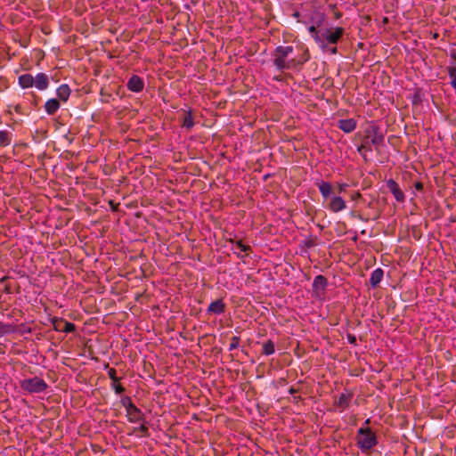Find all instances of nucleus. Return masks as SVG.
<instances>
[{
    "label": "nucleus",
    "mask_w": 456,
    "mask_h": 456,
    "mask_svg": "<svg viewBox=\"0 0 456 456\" xmlns=\"http://www.w3.org/2000/svg\"><path fill=\"white\" fill-rule=\"evenodd\" d=\"M384 142V134L378 126L372 127L370 135L367 136L360 147L358 151L362 157L367 160L369 151H372V146L378 150Z\"/></svg>",
    "instance_id": "f257e3e1"
},
{
    "label": "nucleus",
    "mask_w": 456,
    "mask_h": 456,
    "mask_svg": "<svg viewBox=\"0 0 456 456\" xmlns=\"http://www.w3.org/2000/svg\"><path fill=\"white\" fill-rule=\"evenodd\" d=\"M293 46H282L280 45L276 47L273 53V64L277 68L278 70L283 71L285 69H289L291 67L296 65L295 59L288 60L289 54L293 53Z\"/></svg>",
    "instance_id": "f03ea898"
},
{
    "label": "nucleus",
    "mask_w": 456,
    "mask_h": 456,
    "mask_svg": "<svg viewBox=\"0 0 456 456\" xmlns=\"http://www.w3.org/2000/svg\"><path fill=\"white\" fill-rule=\"evenodd\" d=\"M356 444L362 452H367L378 444L376 434L368 427H362L357 431Z\"/></svg>",
    "instance_id": "7ed1b4c3"
},
{
    "label": "nucleus",
    "mask_w": 456,
    "mask_h": 456,
    "mask_svg": "<svg viewBox=\"0 0 456 456\" xmlns=\"http://www.w3.org/2000/svg\"><path fill=\"white\" fill-rule=\"evenodd\" d=\"M344 34V28H335L333 30L323 29L322 35L316 36V43L322 49H326L328 44L336 45Z\"/></svg>",
    "instance_id": "20e7f679"
},
{
    "label": "nucleus",
    "mask_w": 456,
    "mask_h": 456,
    "mask_svg": "<svg viewBox=\"0 0 456 456\" xmlns=\"http://www.w3.org/2000/svg\"><path fill=\"white\" fill-rule=\"evenodd\" d=\"M20 387L22 390L28 393L37 394L45 391L48 387V385L44 379L38 377H34L22 380L20 382Z\"/></svg>",
    "instance_id": "39448f33"
},
{
    "label": "nucleus",
    "mask_w": 456,
    "mask_h": 456,
    "mask_svg": "<svg viewBox=\"0 0 456 456\" xmlns=\"http://www.w3.org/2000/svg\"><path fill=\"white\" fill-rule=\"evenodd\" d=\"M327 285L328 280L325 276L322 274L315 276L312 285L314 294L317 297H321L322 296L324 295Z\"/></svg>",
    "instance_id": "423d86ee"
},
{
    "label": "nucleus",
    "mask_w": 456,
    "mask_h": 456,
    "mask_svg": "<svg viewBox=\"0 0 456 456\" xmlns=\"http://www.w3.org/2000/svg\"><path fill=\"white\" fill-rule=\"evenodd\" d=\"M53 329L59 332L71 333L76 330V325L61 318L53 320Z\"/></svg>",
    "instance_id": "0eeeda50"
},
{
    "label": "nucleus",
    "mask_w": 456,
    "mask_h": 456,
    "mask_svg": "<svg viewBox=\"0 0 456 456\" xmlns=\"http://www.w3.org/2000/svg\"><path fill=\"white\" fill-rule=\"evenodd\" d=\"M324 15L322 13H316L314 17L312 18L313 25L308 28V31L311 36L314 37L316 42V36L322 35L323 29L318 30L317 28L320 27L324 21Z\"/></svg>",
    "instance_id": "6e6552de"
},
{
    "label": "nucleus",
    "mask_w": 456,
    "mask_h": 456,
    "mask_svg": "<svg viewBox=\"0 0 456 456\" xmlns=\"http://www.w3.org/2000/svg\"><path fill=\"white\" fill-rule=\"evenodd\" d=\"M126 416L130 423H137L145 419V414L136 405L128 409Z\"/></svg>",
    "instance_id": "1a4fd4ad"
},
{
    "label": "nucleus",
    "mask_w": 456,
    "mask_h": 456,
    "mask_svg": "<svg viewBox=\"0 0 456 456\" xmlns=\"http://www.w3.org/2000/svg\"><path fill=\"white\" fill-rule=\"evenodd\" d=\"M387 187L390 191V192L394 195L395 199L398 202H403L405 200L404 193L400 189L397 183H395L393 179H388L387 181Z\"/></svg>",
    "instance_id": "9d476101"
},
{
    "label": "nucleus",
    "mask_w": 456,
    "mask_h": 456,
    "mask_svg": "<svg viewBox=\"0 0 456 456\" xmlns=\"http://www.w3.org/2000/svg\"><path fill=\"white\" fill-rule=\"evenodd\" d=\"M352 397L353 395L351 393H341L335 398L334 404L340 411H343L349 406Z\"/></svg>",
    "instance_id": "9b49d317"
},
{
    "label": "nucleus",
    "mask_w": 456,
    "mask_h": 456,
    "mask_svg": "<svg viewBox=\"0 0 456 456\" xmlns=\"http://www.w3.org/2000/svg\"><path fill=\"white\" fill-rule=\"evenodd\" d=\"M143 86L144 83L142 79L136 75L132 76L127 82V88L134 93L141 92L143 89Z\"/></svg>",
    "instance_id": "f8f14e48"
},
{
    "label": "nucleus",
    "mask_w": 456,
    "mask_h": 456,
    "mask_svg": "<svg viewBox=\"0 0 456 456\" xmlns=\"http://www.w3.org/2000/svg\"><path fill=\"white\" fill-rule=\"evenodd\" d=\"M226 305L223 299L213 301L208 307V314H222L225 312Z\"/></svg>",
    "instance_id": "ddd939ff"
},
{
    "label": "nucleus",
    "mask_w": 456,
    "mask_h": 456,
    "mask_svg": "<svg viewBox=\"0 0 456 456\" xmlns=\"http://www.w3.org/2000/svg\"><path fill=\"white\" fill-rule=\"evenodd\" d=\"M49 86L48 76L45 73H38L34 77V86L40 91L45 90Z\"/></svg>",
    "instance_id": "4468645a"
},
{
    "label": "nucleus",
    "mask_w": 456,
    "mask_h": 456,
    "mask_svg": "<svg viewBox=\"0 0 456 456\" xmlns=\"http://www.w3.org/2000/svg\"><path fill=\"white\" fill-rule=\"evenodd\" d=\"M346 207V205L345 200L339 196H336V197L332 198L329 204L330 210L332 212H335V213L345 209Z\"/></svg>",
    "instance_id": "2eb2a0df"
},
{
    "label": "nucleus",
    "mask_w": 456,
    "mask_h": 456,
    "mask_svg": "<svg viewBox=\"0 0 456 456\" xmlns=\"http://www.w3.org/2000/svg\"><path fill=\"white\" fill-rule=\"evenodd\" d=\"M338 127L345 133H351L356 127V121L354 118L339 119L338 121Z\"/></svg>",
    "instance_id": "dca6fc26"
},
{
    "label": "nucleus",
    "mask_w": 456,
    "mask_h": 456,
    "mask_svg": "<svg viewBox=\"0 0 456 456\" xmlns=\"http://www.w3.org/2000/svg\"><path fill=\"white\" fill-rule=\"evenodd\" d=\"M384 276V271L381 268L375 269L370 278V284L372 288H376L379 286L380 281H382Z\"/></svg>",
    "instance_id": "f3484780"
},
{
    "label": "nucleus",
    "mask_w": 456,
    "mask_h": 456,
    "mask_svg": "<svg viewBox=\"0 0 456 456\" xmlns=\"http://www.w3.org/2000/svg\"><path fill=\"white\" fill-rule=\"evenodd\" d=\"M71 90L69 86L67 84L61 85L57 90L56 94L59 97L60 100L66 102L68 101L69 95H70Z\"/></svg>",
    "instance_id": "a211bd4d"
},
{
    "label": "nucleus",
    "mask_w": 456,
    "mask_h": 456,
    "mask_svg": "<svg viewBox=\"0 0 456 456\" xmlns=\"http://www.w3.org/2000/svg\"><path fill=\"white\" fill-rule=\"evenodd\" d=\"M317 186L322 195L323 198H328L331 192H335V189H333L332 185L327 182H318Z\"/></svg>",
    "instance_id": "6ab92c4d"
},
{
    "label": "nucleus",
    "mask_w": 456,
    "mask_h": 456,
    "mask_svg": "<svg viewBox=\"0 0 456 456\" xmlns=\"http://www.w3.org/2000/svg\"><path fill=\"white\" fill-rule=\"evenodd\" d=\"M19 85L22 88H29L34 86V77L31 74H23L19 77Z\"/></svg>",
    "instance_id": "aec40b11"
},
{
    "label": "nucleus",
    "mask_w": 456,
    "mask_h": 456,
    "mask_svg": "<svg viewBox=\"0 0 456 456\" xmlns=\"http://www.w3.org/2000/svg\"><path fill=\"white\" fill-rule=\"evenodd\" d=\"M59 108L60 102L56 99H49L45 104V109L48 115H53Z\"/></svg>",
    "instance_id": "412c9836"
},
{
    "label": "nucleus",
    "mask_w": 456,
    "mask_h": 456,
    "mask_svg": "<svg viewBox=\"0 0 456 456\" xmlns=\"http://www.w3.org/2000/svg\"><path fill=\"white\" fill-rule=\"evenodd\" d=\"M12 134L7 130L0 131V148L8 146L11 144Z\"/></svg>",
    "instance_id": "4be33fe9"
},
{
    "label": "nucleus",
    "mask_w": 456,
    "mask_h": 456,
    "mask_svg": "<svg viewBox=\"0 0 456 456\" xmlns=\"http://www.w3.org/2000/svg\"><path fill=\"white\" fill-rule=\"evenodd\" d=\"M275 352V346L274 343L272 340H267L265 343H263V350L262 353L265 355H272Z\"/></svg>",
    "instance_id": "5701e85b"
},
{
    "label": "nucleus",
    "mask_w": 456,
    "mask_h": 456,
    "mask_svg": "<svg viewBox=\"0 0 456 456\" xmlns=\"http://www.w3.org/2000/svg\"><path fill=\"white\" fill-rule=\"evenodd\" d=\"M141 425L140 427L138 428H134V431H138L141 433V436H149V428H148V425H147V422L146 420L144 419V421H141Z\"/></svg>",
    "instance_id": "b1692460"
},
{
    "label": "nucleus",
    "mask_w": 456,
    "mask_h": 456,
    "mask_svg": "<svg viewBox=\"0 0 456 456\" xmlns=\"http://www.w3.org/2000/svg\"><path fill=\"white\" fill-rule=\"evenodd\" d=\"M448 74L451 78L452 86L456 89V67H449Z\"/></svg>",
    "instance_id": "393cba45"
},
{
    "label": "nucleus",
    "mask_w": 456,
    "mask_h": 456,
    "mask_svg": "<svg viewBox=\"0 0 456 456\" xmlns=\"http://www.w3.org/2000/svg\"><path fill=\"white\" fill-rule=\"evenodd\" d=\"M120 403L121 404L124 406V408L126 409V411L132 408L133 406H134L135 404L132 402V399L131 397L129 396H125V397H122L121 400H120Z\"/></svg>",
    "instance_id": "a878e982"
},
{
    "label": "nucleus",
    "mask_w": 456,
    "mask_h": 456,
    "mask_svg": "<svg viewBox=\"0 0 456 456\" xmlns=\"http://www.w3.org/2000/svg\"><path fill=\"white\" fill-rule=\"evenodd\" d=\"M240 337H237V336H233L232 338H231V343H230V346H229V351H233L235 349H237L240 346Z\"/></svg>",
    "instance_id": "bb28decb"
},
{
    "label": "nucleus",
    "mask_w": 456,
    "mask_h": 456,
    "mask_svg": "<svg viewBox=\"0 0 456 456\" xmlns=\"http://www.w3.org/2000/svg\"><path fill=\"white\" fill-rule=\"evenodd\" d=\"M12 331V327L11 324H4L0 322V337L4 334L10 333Z\"/></svg>",
    "instance_id": "cd10ccee"
},
{
    "label": "nucleus",
    "mask_w": 456,
    "mask_h": 456,
    "mask_svg": "<svg viewBox=\"0 0 456 456\" xmlns=\"http://www.w3.org/2000/svg\"><path fill=\"white\" fill-rule=\"evenodd\" d=\"M183 126L188 129H191L194 126L193 119L191 114H188L184 117Z\"/></svg>",
    "instance_id": "c85d7f7f"
},
{
    "label": "nucleus",
    "mask_w": 456,
    "mask_h": 456,
    "mask_svg": "<svg viewBox=\"0 0 456 456\" xmlns=\"http://www.w3.org/2000/svg\"><path fill=\"white\" fill-rule=\"evenodd\" d=\"M235 245L242 252H248L251 250L250 246L244 244L241 240L236 241Z\"/></svg>",
    "instance_id": "c756f323"
},
{
    "label": "nucleus",
    "mask_w": 456,
    "mask_h": 456,
    "mask_svg": "<svg viewBox=\"0 0 456 456\" xmlns=\"http://www.w3.org/2000/svg\"><path fill=\"white\" fill-rule=\"evenodd\" d=\"M108 376L114 383L118 382L120 379L119 378L117 377V370L114 368H110L108 370Z\"/></svg>",
    "instance_id": "7c9ffc66"
},
{
    "label": "nucleus",
    "mask_w": 456,
    "mask_h": 456,
    "mask_svg": "<svg viewBox=\"0 0 456 456\" xmlns=\"http://www.w3.org/2000/svg\"><path fill=\"white\" fill-rule=\"evenodd\" d=\"M112 388L115 390L116 394H118V395L122 394L125 391V387L122 385L118 384V382L117 383L113 382Z\"/></svg>",
    "instance_id": "2f4dec72"
},
{
    "label": "nucleus",
    "mask_w": 456,
    "mask_h": 456,
    "mask_svg": "<svg viewBox=\"0 0 456 456\" xmlns=\"http://www.w3.org/2000/svg\"><path fill=\"white\" fill-rule=\"evenodd\" d=\"M346 187H347L346 183H337L336 186L333 187V189H335V191H337L338 193H341L342 191H344L346 190Z\"/></svg>",
    "instance_id": "473e14b6"
},
{
    "label": "nucleus",
    "mask_w": 456,
    "mask_h": 456,
    "mask_svg": "<svg viewBox=\"0 0 456 456\" xmlns=\"http://www.w3.org/2000/svg\"><path fill=\"white\" fill-rule=\"evenodd\" d=\"M346 338L349 344L356 346V337L354 335L347 334Z\"/></svg>",
    "instance_id": "72a5a7b5"
},
{
    "label": "nucleus",
    "mask_w": 456,
    "mask_h": 456,
    "mask_svg": "<svg viewBox=\"0 0 456 456\" xmlns=\"http://www.w3.org/2000/svg\"><path fill=\"white\" fill-rule=\"evenodd\" d=\"M423 187H424V184L422 182H416L414 183V188L416 189V191H421L423 190Z\"/></svg>",
    "instance_id": "f704fd0d"
},
{
    "label": "nucleus",
    "mask_w": 456,
    "mask_h": 456,
    "mask_svg": "<svg viewBox=\"0 0 456 456\" xmlns=\"http://www.w3.org/2000/svg\"><path fill=\"white\" fill-rule=\"evenodd\" d=\"M109 205L112 211H117L118 208V203H115L113 200L109 201Z\"/></svg>",
    "instance_id": "c9c22d12"
},
{
    "label": "nucleus",
    "mask_w": 456,
    "mask_h": 456,
    "mask_svg": "<svg viewBox=\"0 0 456 456\" xmlns=\"http://www.w3.org/2000/svg\"><path fill=\"white\" fill-rule=\"evenodd\" d=\"M435 182H436V185L438 187H442L443 186L442 180L440 179L439 176H435Z\"/></svg>",
    "instance_id": "e433bc0d"
},
{
    "label": "nucleus",
    "mask_w": 456,
    "mask_h": 456,
    "mask_svg": "<svg viewBox=\"0 0 456 456\" xmlns=\"http://www.w3.org/2000/svg\"><path fill=\"white\" fill-rule=\"evenodd\" d=\"M297 392H298V390H297V389H296V388H294V387H290V388H289V393L290 395H295V394H296V393H297Z\"/></svg>",
    "instance_id": "4c0bfd02"
},
{
    "label": "nucleus",
    "mask_w": 456,
    "mask_h": 456,
    "mask_svg": "<svg viewBox=\"0 0 456 456\" xmlns=\"http://www.w3.org/2000/svg\"><path fill=\"white\" fill-rule=\"evenodd\" d=\"M330 53H331L332 54H336V53H338V49H337V47H332V48L330 49Z\"/></svg>",
    "instance_id": "58836bf2"
},
{
    "label": "nucleus",
    "mask_w": 456,
    "mask_h": 456,
    "mask_svg": "<svg viewBox=\"0 0 456 456\" xmlns=\"http://www.w3.org/2000/svg\"><path fill=\"white\" fill-rule=\"evenodd\" d=\"M271 176L270 173H266V175H264L263 179L264 181H267V179Z\"/></svg>",
    "instance_id": "ea45409f"
},
{
    "label": "nucleus",
    "mask_w": 456,
    "mask_h": 456,
    "mask_svg": "<svg viewBox=\"0 0 456 456\" xmlns=\"http://www.w3.org/2000/svg\"><path fill=\"white\" fill-rule=\"evenodd\" d=\"M370 423V419H367L364 421V424H363V426H362V427H364V426H366V427H367Z\"/></svg>",
    "instance_id": "a19ab883"
},
{
    "label": "nucleus",
    "mask_w": 456,
    "mask_h": 456,
    "mask_svg": "<svg viewBox=\"0 0 456 456\" xmlns=\"http://www.w3.org/2000/svg\"><path fill=\"white\" fill-rule=\"evenodd\" d=\"M4 291H5L6 293H10V288H9L8 286H6V287L4 288Z\"/></svg>",
    "instance_id": "79ce46f5"
},
{
    "label": "nucleus",
    "mask_w": 456,
    "mask_h": 456,
    "mask_svg": "<svg viewBox=\"0 0 456 456\" xmlns=\"http://www.w3.org/2000/svg\"><path fill=\"white\" fill-rule=\"evenodd\" d=\"M6 279H7V277H6V276H4V277H3V278L0 280V281H1V282H4Z\"/></svg>",
    "instance_id": "37998d69"
},
{
    "label": "nucleus",
    "mask_w": 456,
    "mask_h": 456,
    "mask_svg": "<svg viewBox=\"0 0 456 456\" xmlns=\"http://www.w3.org/2000/svg\"><path fill=\"white\" fill-rule=\"evenodd\" d=\"M275 79H276L277 81H281V77H275Z\"/></svg>",
    "instance_id": "c03bdc74"
},
{
    "label": "nucleus",
    "mask_w": 456,
    "mask_h": 456,
    "mask_svg": "<svg viewBox=\"0 0 456 456\" xmlns=\"http://www.w3.org/2000/svg\"><path fill=\"white\" fill-rule=\"evenodd\" d=\"M238 257H240V258H244V256H243V255H240V254H238Z\"/></svg>",
    "instance_id": "a18cd8bd"
},
{
    "label": "nucleus",
    "mask_w": 456,
    "mask_h": 456,
    "mask_svg": "<svg viewBox=\"0 0 456 456\" xmlns=\"http://www.w3.org/2000/svg\"><path fill=\"white\" fill-rule=\"evenodd\" d=\"M357 196H361L360 193H357V195H354V198H357Z\"/></svg>",
    "instance_id": "49530a36"
},
{
    "label": "nucleus",
    "mask_w": 456,
    "mask_h": 456,
    "mask_svg": "<svg viewBox=\"0 0 456 456\" xmlns=\"http://www.w3.org/2000/svg\"><path fill=\"white\" fill-rule=\"evenodd\" d=\"M357 196H361L360 193H357V195H354V198H357Z\"/></svg>",
    "instance_id": "de8ad7c7"
}]
</instances>
